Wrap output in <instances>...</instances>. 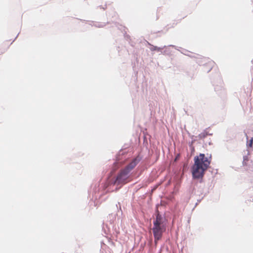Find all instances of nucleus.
Instances as JSON below:
<instances>
[{
    "instance_id": "nucleus-1",
    "label": "nucleus",
    "mask_w": 253,
    "mask_h": 253,
    "mask_svg": "<svg viewBox=\"0 0 253 253\" xmlns=\"http://www.w3.org/2000/svg\"><path fill=\"white\" fill-rule=\"evenodd\" d=\"M211 163V157L205 156L204 154H200L194 158V164L192 168L193 178L199 179L202 178L205 170L207 169Z\"/></svg>"
},
{
    "instance_id": "nucleus-2",
    "label": "nucleus",
    "mask_w": 253,
    "mask_h": 253,
    "mask_svg": "<svg viewBox=\"0 0 253 253\" xmlns=\"http://www.w3.org/2000/svg\"><path fill=\"white\" fill-rule=\"evenodd\" d=\"M140 160L139 158H136L124 169H122L118 174L114 184L116 185L124 184L130 181L129 173Z\"/></svg>"
},
{
    "instance_id": "nucleus-3",
    "label": "nucleus",
    "mask_w": 253,
    "mask_h": 253,
    "mask_svg": "<svg viewBox=\"0 0 253 253\" xmlns=\"http://www.w3.org/2000/svg\"><path fill=\"white\" fill-rule=\"evenodd\" d=\"M166 230V223L163 221L162 216L158 214L156 220L154 221L153 231L155 238V241L157 242L162 236L163 232Z\"/></svg>"
},
{
    "instance_id": "nucleus-4",
    "label": "nucleus",
    "mask_w": 253,
    "mask_h": 253,
    "mask_svg": "<svg viewBox=\"0 0 253 253\" xmlns=\"http://www.w3.org/2000/svg\"><path fill=\"white\" fill-rule=\"evenodd\" d=\"M146 42V43H147L149 45L150 47H149V48L152 51H157L158 52H162V50L164 48V47H157V46H154L153 45H151L150 44H149L148 43V42ZM165 47V46H164V47Z\"/></svg>"
},
{
    "instance_id": "nucleus-5",
    "label": "nucleus",
    "mask_w": 253,
    "mask_h": 253,
    "mask_svg": "<svg viewBox=\"0 0 253 253\" xmlns=\"http://www.w3.org/2000/svg\"><path fill=\"white\" fill-rule=\"evenodd\" d=\"M253 143V138H252L249 142H247V147H252Z\"/></svg>"
},
{
    "instance_id": "nucleus-6",
    "label": "nucleus",
    "mask_w": 253,
    "mask_h": 253,
    "mask_svg": "<svg viewBox=\"0 0 253 253\" xmlns=\"http://www.w3.org/2000/svg\"><path fill=\"white\" fill-rule=\"evenodd\" d=\"M248 161V157L247 156H244V158H243V163L244 165H246V161Z\"/></svg>"
},
{
    "instance_id": "nucleus-7",
    "label": "nucleus",
    "mask_w": 253,
    "mask_h": 253,
    "mask_svg": "<svg viewBox=\"0 0 253 253\" xmlns=\"http://www.w3.org/2000/svg\"><path fill=\"white\" fill-rule=\"evenodd\" d=\"M202 135L203 137L205 136V135L204 134H200V136H201Z\"/></svg>"
},
{
    "instance_id": "nucleus-8",
    "label": "nucleus",
    "mask_w": 253,
    "mask_h": 253,
    "mask_svg": "<svg viewBox=\"0 0 253 253\" xmlns=\"http://www.w3.org/2000/svg\"><path fill=\"white\" fill-rule=\"evenodd\" d=\"M144 142H145V137H143V144L144 143Z\"/></svg>"
},
{
    "instance_id": "nucleus-9",
    "label": "nucleus",
    "mask_w": 253,
    "mask_h": 253,
    "mask_svg": "<svg viewBox=\"0 0 253 253\" xmlns=\"http://www.w3.org/2000/svg\"><path fill=\"white\" fill-rule=\"evenodd\" d=\"M246 136H247V139H248V136H247V135L246 134Z\"/></svg>"
}]
</instances>
